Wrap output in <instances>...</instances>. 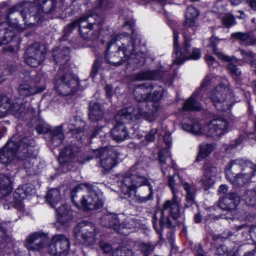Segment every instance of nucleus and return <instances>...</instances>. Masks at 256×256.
Returning <instances> with one entry per match:
<instances>
[{"instance_id":"obj_1","label":"nucleus","mask_w":256,"mask_h":256,"mask_svg":"<svg viewBox=\"0 0 256 256\" xmlns=\"http://www.w3.org/2000/svg\"><path fill=\"white\" fill-rule=\"evenodd\" d=\"M120 189L122 192L130 197L134 192L138 202H144L152 198L153 190L150 180L138 172L134 166L124 173L121 178Z\"/></svg>"},{"instance_id":"obj_2","label":"nucleus","mask_w":256,"mask_h":256,"mask_svg":"<svg viewBox=\"0 0 256 256\" xmlns=\"http://www.w3.org/2000/svg\"><path fill=\"white\" fill-rule=\"evenodd\" d=\"M136 35L134 32L130 37L118 34L109 43L106 54V60L110 64H122L134 52Z\"/></svg>"},{"instance_id":"obj_3","label":"nucleus","mask_w":256,"mask_h":256,"mask_svg":"<svg viewBox=\"0 0 256 256\" xmlns=\"http://www.w3.org/2000/svg\"><path fill=\"white\" fill-rule=\"evenodd\" d=\"M34 143L30 137L20 138L18 134H16L0 150V162L7 164L16 157L22 160H26L31 154Z\"/></svg>"},{"instance_id":"obj_4","label":"nucleus","mask_w":256,"mask_h":256,"mask_svg":"<svg viewBox=\"0 0 256 256\" xmlns=\"http://www.w3.org/2000/svg\"><path fill=\"white\" fill-rule=\"evenodd\" d=\"M82 38L86 40L98 38L100 27L99 16L95 14H84L68 24L66 30L72 32L76 26Z\"/></svg>"},{"instance_id":"obj_5","label":"nucleus","mask_w":256,"mask_h":256,"mask_svg":"<svg viewBox=\"0 0 256 256\" xmlns=\"http://www.w3.org/2000/svg\"><path fill=\"white\" fill-rule=\"evenodd\" d=\"M72 200L74 204L84 211H92L102 207L104 202L101 196L95 190L88 191L78 186L71 192Z\"/></svg>"},{"instance_id":"obj_6","label":"nucleus","mask_w":256,"mask_h":256,"mask_svg":"<svg viewBox=\"0 0 256 256\" xmlns=\"http://www.w3.org/2000/svg\"><path fill=\"white\" fill-rule=\"evenodd\" d=\"M17 12L20 14L24 24L22 26L18 23H14L16 28L20 31L36 25L42 16L39 8L28 2H20L8 10V18H10L11 14Z\"/></svg>"},{"instance_id":"obj_7","label":"nucleus","mask_w":256,"mask_h":256,"mask_svg":"<svg viewBox=\"0 0 256 256\" xmlns=\"http://www.w3.org/2000/svg\"><path fill=\"white\" fill-rule=\"evenodd\" d=\"M79 80L66 66L60 68L55 78V88L58 93L66 96L75 94L78 90Z\"/></svg>"},{"instance_id":"obj_8","label":"nucleus","mask_w":256,"mask_h":256,"mask_svg":"<svg viewBox=\"0 0 256 256\" xmlns=\"http://www.w3.org/2000/svg\"><path fill=\"white\" fill-rule=\"evenodd\" d=\"M174 36L175 54V58L173 60L174 64H180L187 60L190 58L196 60L200 58V52L198 49L194 48L192 52H190L189 49L190 47V42L191 40L188 36L184 34V46L180 50H179L178 46V34L175 30H174Z\"/></svg>"},{"instance_id":"obj_9","label":"nucleus","mask_w":256,"mask_h":256,"mask_svg":"<svg viewBox=\"0 0 256 256\" xmlns=\"http://www.w3.org/2000/svg\"><path fill=\"white\" fill-rule=\"evenodd\" d=\"M210 98L214 106L219 111L230 109L234 104L232 94L229 91L228 88L222 84L214 88Z\"/></svg>"},{"instance_id":"obj_10","label":"nucleus","mask_w":256,"mask_h":256,"mask_svg":"<svg viewBox=\"0 0 256 256\" xmlns=\"http://www.w3.org/2000/svg\"><path fill=\"white\" fill-rule=\"evenodd\" d=\"M229 124L222 117L214 118L206 124L203 127L204 134L214 140L220 138L228 131Z\"/></svg>"},{"instance_id":"obj_11","label":"nucleus","mask_w":256,"mask_h":256,"mask_svg":"<svg viewBox=\"0 0 256 256\" xmlns=\"http://www.w3.org/2000/svg\"><path fill=\"white\" fill-rule=\"evenodd\" d=\"M99 230L92 223L86 221L79 222L74 230L77 238H80L88 245L93 244L96 240Z\"/></svg>"},{"instance_id":"obj_12","label":"nucleus","mask_w":256,"mask_h":256,"mask_svg":"<svg viewBox=\"0 0 256 256\" xmlns=\"http://www.w3.org/2000/svg\"><path fill=\"white\" fill-rule=\"evenodd\" d=\"M146 104L145 102H140L136 105L124 108L118 112L115 116L116 121L120 120L126 122L132 118L139 119L142 117L148 116V112H146Z\"/></svg>"},{"instance_id":"obj_13","label":"nucleus","mask_w":256,"mask_h":256,"mask_svg":"<svg viewBox=\"0 0 256 256\" xmlns=\"http://www.w3.org/2000/svg\"><path fill=\"white\" fill-rule=\"evenodd\" d=\"M68 238L63 234L54 235L48 246V252L54 256H66L70 249Z\"/></svg>"},{"instance_id":"obj_14","label":"nucleus","mask_w":256,"mask_h":256,"mask_svg":"<svg viewBox=\"0 0 256 256\" xmlns=\"http://www.w3.org/2000/svg\"><path fill=\"white\" fill-rule=\"evenodd\" d=\"M46 48L38 44H34L28 48L24 54L26 64L36 68L42 64L46 56Z\"/></svg>"},{"instance_id":"obj_15","label":"nucleus","mask_w":256,"mask_h":256,"mask_svg":"<svg viewBox=\"0 0 256 256\" xmlns=\"http://www.w3.org/2000/svg\"><path fill=\"white\" fill-rule=\"evenodd\" d=\"M48 240L46 233L42 232H32L26 237L24 246L29 251L40 252L45 248Z\"/></svg>"},{"instance_id":"obj_16","label":"nucleus","mask_w":256,"mask_h":256,"mask_svg":"<svg viewBox=\"0 0 256 256\" xmlns=\"http://www.w3.org/2000/svg\"><path fill=\"white\" fill-rule=\"evenodd\" d=\"M80 152V148L74 144L66 146L60 152L58 160L64 172L72 170L74 166L72 158Z\"/></svg>"},{"instance_id":"obj_17","label":"nucleus","mask_w":256,"mask_h":256,"mask_svg":"<svg viewBox=\"0 0 256 256\" xmlns=\"http://www.w3.org/2000/svg\"><path fill=\"white\" fill-rule=\"evenodd\" d=\"M168 184L173 194L172 200H166L164 204V210L170 209V214L173 219H176L180 216V206L178 198L176 193L177 190L174 188L175 182L174 176L168 177Z\"/></svg>"},{"instance_id":"obj_18","label":"nucleus","mask_w":256,"mask_h":256,"mask_svg":"<svg viewBox=\"0 0 256 256\" xmlns=\"http://www.w3.org/2000/svg\"><path fill=\"white\" fill-rule=\"evenodd\" d=\"M118 153L113 148H103L101 150L100 164L106 171L110 170L117 163Z\"/></svg>"},{"instance_id":"obj_19","label":"nucleus","mask_w":256,"mask_h":256,"mask_svg":"<svg viewBox=\"0 0 256 256\" xmlns=\"http://www.w3.org/2000/svg\"><path fill=\"white\" fill-rule=\"evenodd\" d=\"M34 2L38 6L42 14L43 12L50 14L59 12L64 6L63 0H34Z\"/></svg>"},{"instance_id":"obj_20","label":"nucleus","mask_w":256,"mask_h":256,"mask_svg":"<svg viewBox=\"0 0 256 256\" xmlns=\"http://www.w3.org/2000/svg\"><path fill=\"white\" fill-rule=\"evenodd\" d=\"M240 202L238 196L236 193H228L219 200L218 206L223 210L232 212Z\"/></svg>"},{"instance_id":"obj_21","label":"nucleus","mask_w":256,"mask_h":256,"mask_svg":"<svg viewBox=\"0 0 256 256\" xmlns=\"http://www.w3.org/2000/svg\"><path fill=\"white\" fill-rule=\"evenodd\" d=\"M44 90L45 86L44 84L32 82L30 84H20L18 88V92L20 96L26 98L41 92Z\"/></svg>"},{"instance_id":"obj_22","label":"nucleus","mask_w":256,"mask_h":256,"mask_svg":"<svg viewBox=\"0 0 256 256\" xmlns=\"http://www.w3.org/2000/svg\"><path fill=\"white\" fill-rule=\"evenodd\" d=\"M116 122V124L111 130V137L114 140L121 142L129 137V132L128 128L124 124L125 122L122 120Z\"/></svg>"},{"instance_id":"obj_23","label":"nucleus","mask_w":256,"mask_h":256,"mask_svg":"<svg viewBox=\"0 0 256 256\" xmlns=\"http://www.w3.org/2000/svg\"><path fill=\"white\" fill-rule=\"evenodd\" d=\"M14 36V28L9 22H0V46L10 42Z\"/></svg>"},{"instance_id":"obj_24","label":"nucleus","mask_w":256,"mask_h":256,"mask_svg":"<svg viewBox=\"0 0 256 256\" xmlns=\"http://www.w3.org/2000/svg\"><path fill=\"white\" fill-rule=\"evenodd\" d=\"M152 85L140 84L135 88L134 95L136 100L138 102L150 100V94L152 92Z\"/></svg>"},{"instance_id":"obj_25","label":"nucleus","mask_w":256,"mask_h":256,"mask_svg":"<svg viewBox=\"0 0 256 256\" xmlns=\"http://www.w3.org/2000/svg\"><path fill=\"white\" fill-rule=\"evenodd\" d=\"M162 76V73L158 70H142L133 75V79L136 81L156 80Z\"/></svg>"},{"instance_id":"obj_26","label":"nucleus","mask_w":256,"mask_h":256,"mask_svg":"<svg viewBox=\"0 0 256 256\" xmlns=\"http://www.w3.org/2000/svg\"><path fill=\"white\" fill-rule=\"evenodd\" d=\"M88 118L92 122H97L102 119L103 109L99 103L90 102L88 108Z\"/></svg>"},{"instance_id":"obj_27","label":"nucleus","mask_w":256,"mask_h":256,"mask_svg":"<svg viewBox=\"0 0 256 256\" xmlns=\"http://www.w3.org/2000/svg\"><path fill=\"white\" fill-rule=\"evenodd\" d=\"M46 202L52 208L61 204L63 200V195L60 190L56 188H52L48 191L45 196Z\"/></svg>"},{"instance_id":"obj_28","label":"nucleus","mask_w":256,"mask_h":256,"mask_svg":"<svg viewBox=\"0 0 256 256\" xmlns=\"http://www.w3.org/2000/svg\"><path fill=\"white\" fill-rule=\"evenodd\" d=\"M69 50L68 48H58L52 52L55 62L60 66L66 65L69 60Z\"/></svg>"},{"instance_id":"obj_29","label":"nucleus","mask_w":256,"mask_h":256,"mask_svg":"<svg viewBox=\"0 0 256 256\" xmlns=\"http://www.w3.org/2000/svg\"><path fill=\"white\" fill-rule=\"evenodd\" d=\"M231 37L241 42H245L248 46L256 44V38L254 36L252 31L246 32H237L232 34Z\"/></svg>"},{"instance_id":"obj_30","label":"nucleus","mask_w":256,"mask_h":256,"mask_svg":"<svg viewBox=\"0 0 256 256\" xmlns=\"http://www.w3.org/2000/svg\"><path fill=\"white\" fill-rule=\"evenodd\" d=\"M138 223V220L134 218H128L120 224L119 228L117 229V232L122 235H128L131 230L136 226Z\"/></svg>"},{"instance_id":"obj_31","label":"nucleus","mask_w":256,"mask_h":256,"mask_svg":"<svg viewBox=\"0 0 256 256\" xmlns=\"http://www.w3.org/2000/svg\"><path fill=\"white\" fill-rule=\"evenodd\" d=\"M57 221L61 224H64L70 222L72 218V212L66 205L62 204L58 209Z\"/></svg>"},{"instance_id":"obj_32","label":"nucleus","mask_w":256,"mask_h":256,"mask_svg":"<svg viewBox=\"0 0 256 256\" xmlns=\"http://www.w3.org/2000/svg\"><path fill=\"white\" fill-rule=\"evenodd\" d=\"M101 224L104 226L112 228L116 232L120 226L117 216L114 214H106L102 216L101 218Z\"/></svg>"},{"instance_id":"obj_33","label":"nucleus","mask_w":256,"mask_h":256,"mask_svg":"<svg viewBox=\"0 0 256 256\" xmlns=\"http://www.w3.org/2000/svg\"><path fill=\"white\" fill-rule=\"evenodd\" d=\"M182 185L184 189L186 192L185 206L186 207H190L194 203L196 188L193 184H190L188 182H184Z\"/></svg>"},{"instance_id":"obj_34","label":"nucleus","mask_w":256,"mask_h":256,"mask_svg":"<svg viewBox=\"0 0 256 256\" xmlns=\"http://www.w3.org/2000/svg\"><path fill=\"white\" fill-rule=\"evenodd\" d=\"M198 94V92H196L186 101L182 107L184 110H199L202 108L200 104L196 98Z\"/></svg>"},{"instance_id":"obj_35","label":"nucleus","mask_w":256,"mask_h":256,"mask_svg":"<svg viewBox=\"0 0 256 256\" xmlns=\"http://www.w3.org/2000/svg\"><path fill=\"white\" fill-rule=\"evenodd\" d=\"M0 182V197L5 196L12 192V190L10 178L8 176H3Z\"/></svg>"},{"instance_id":"obj_36","label":"nucleus","mask_w":256,"mask_h":256,"mask_svg":"<svg viewBox=\"0 0 256 256\" xmlns=\"http://www.w3.org/2000/svg\"><path fill=\"white\" fill-rule=\"evenodd\" d=\"M52 136V142L54 146H58L60 144L64 139L62 126H58L50 131Z\"/></svg>"},{"instance_id":"obj_37","label":"nucleus","mask_w":256,"mask_h":256,"mask_svg":"<svg viewBox=\"0 0 256 256\" xmlns=\"http://www.w3.org/2000/svg\"><path fill=\"white\" fill-rule=\"evenodd\" d=\"M200 151L196 160L200 161L207 157L214 150V146L212 144H202L200 146Z\"/></svg>"},{"instance_id":"obj_38","label":"nucleus","mask_w":256,"mask_h":256,"mask_svg":"<svg viewBox=\"0 0 256 256\" xmlns=\"http://www.w3.org/2000/svg\"><path fill=\"white\" fill-rule=\"evenodd\" d=\"M32 186L28 184H24L16 190L14 196L20 200L24 199L32 194Z\"/></svg>"},{"instance_id":"obj_39","label":"nucleus","mask_w":256,"mask_h":256,"mask_svg":"<svg viewBox=\"0 0 256 256\" xmlns=\"http://www.w3.org/2000/svg\"><path fill=\"white\" fill-rule=\"evenodd\" d=\"M10 108V100L5 96H0V118L5 116Z\"/></svg>"},{"instance_id":"obj_40","label":"nucleus","mask_w":256,"mask_h":256,"mask_svg":"<svg viewBox=\"0 0 256 256\" xmlns=\"http://www.w3.org/2000/svg\"><path fill=\"white\" fill-rule=\"evenodd\" d=\"M210 46L212 48L214 52L217 55L218 58L222 61H230L232 58L229 56L224 54L221 52H218L216 48V44L218 42V38L216 37H212L210 39Z\"/></svg>"},{"instance_id":"obj_41","label":"nucleus","mask_w":256,"mask_h":256,"mask_svg":"<svg viewBox=\"0 0 256 256\" xmlns=\"http://www.w3.org/2000/svg\"><path fill=\"white\" fill-rule=\"evenodd\" d=\"M183 128L194 134L200 135L204 134L203 128H202L198 122H194L191 125L184 124L182 125Z\"/></svg>"},{"instance_id":"obj_42","label":"nucleus","mask_w":256,"mask_h":256,"mask_svg":"<svg viewBox=\"0 0 256 256\" xmlns=\"http://www.w3.org/2000/svg\"><path fill=\"white\" fill-rule=\"evenodd\" d=\"M25 110L24 104H18L16 102L12 104H10V108L8 111L16 117L18 118L25 112Z\"/></svg>"},{"instance_id":"obj_43","label":"nucleus","mask_w":256,"mask_h":256,"mask_svg":"<svg viewBox=\"0 0 256 256\" xmlns=\"http://www.w3.org/2000/svg\"><path fill=\"white\" fill-rule=\"evenodd\" d=\"M213 176H211L208 175L205 172H203V174L200 178V182L205 190L210 188L214 184L216 179L213 178Z\"/></svg>"},{"instance_id":"obj_44","label":"nucleus","mask_w":256,"mask_h":256,"mask_svg":"<svg viewBox=\"0 0 256 256\" xmlns=\"http://www.w3.org/2000/svg\"><path fill=\"white\" fill-rule=\"evenodd\" d=\"M203 172H205L210 176H212L213 178H216L218 175V168L216 166L210 162H206L203 166Z\"/></svg>"},{"instance_id":"obj_45","label":"nucleus","mask_w":256,"mask_h":256,"mask_svg":"<svg viewBox=\"0 0 256 256\" xmlns=\"http://www.w3.org/2000/svg\"><path fill=\"white\" fill-rule=\"evenodd\" d=\"M203 172H205L210 176H212L213 178H216L218 175V168L216 166L210 162H206L203 166Z\"/></svg>"},{"instance_id":"obj_46","label":"nucleus","mask_w":256,"mask_h":256,"mask_svg":"<svg viewBox=\"0 0 256 256\" xmlns=\"http://www.w3.org/2000/svg\"><path fill=\"white\" fill-rule=\"evenodd\" d=\"M148 102H145L146 104V108H145L146 112H148V116L156 112L160 108V104L158 100H149Z\"/></svg>"},{"instance_id":"obj_47","label":"nucleus","mask_w":256,"mask_h":256,"mask_svg":"<svg viewBox=\"0 0 256 256\" xmlns=\"http://www.w3.org/2000/svg\"><path fill=\"white\" fill-rule=\"evenodd\" d=\"M159 160L161 165L166 164V161L171 162L170 154L168 150L162 149L160 152Z\"/></svg>"},{"instance_id":"obj_48","label":"nucleus","mask_w":256,"mask_h":256,"mask_svg":"<svg viewBox=\"0 0 256 256\" xmlns=\"http://www.w3.org/2000/svg\"><path fill=\"white\" fill-rule=\"evenodd\" d=\"M230 58H232V60L230 61H228L230 62L227 67L228 68L230 72L233 76H236V77H240L242 74V72L240 70V68H238V67L234 64L232 62L234 61V60H236V62L238 61V60L235 58L234 57H230Z\"/></svg>"},{"instance_id":"obj_49","label":"nucleus","mask_w":256,"mask_h":256,"mask_svg":"<svg viewBox=\"0 0 256 256\" xmlns=\"http://www.w3.org/2000/svg\"><path fill=\"white\" fill-rule=\"evenodd\" d=\"M162 96V88L160 86H152V92L150 94V100H160Z\"/></svg>"},{"instance_id":"obj_50","label":"nucleus","mask_w":256,"mask_h":256,"mask_svg":"<svg viewBox=\"0 0 256 256\" xmlns=\"http://www.w3.org/2000/svg\"><path fill=\"white\" fill-rule=\"evenodd\" d=\"M246 201L250 206H256V190H250L247 191Z\"/></svg>"},{"instance_id":"obj_51","label":"nucleus","mask_w":256,"mask_h":256,"mask_svg":"<svg viewBox=\"0 0 256 256\" xmlns=\"http://www.w3.org/2000/svg\"><path fill=\"white\" fill-rule=\"evenodd\" d=\"M222 22L226 27L229 28L235 24V18L230 14H226L222 18Z\"/></svg>"},{"instance_id":"obj_52","label":"nucleus","mask_w":256,"mask_h":256,"mask_svg":"<svg viewBox=\"0 0 256 256\" xmlns=\"http://www.w3.org/2000/svg\"><path fill=\"white\" fill-rule=\"evenodd\" d=\"M166 210L163 208L161 212L162 216L159 220V224L161 228H163L164 225H166L168 228H172L174 226L169 218L164 215V211Z\"/></svg>"},{"instance_id":"obj_53","label":"nucleus","mask_w":256,"mask_h":256,"mask_svg":"<svg viewBox=\"0 0 256 256\" xmlns=\"http://www.w3.org/2000/svg\"><path fill=\"white\" fill-rule=\"evenodd\" d=\"M112 256H132V252L130 250L122 247L114 250Z\"/></svg>"},{"instance_id":"obj_54","label":"nucleus","mask_w":256,"mask_h":256,"mask_svg":"<svg viewBox=\"0 0 256 256\" xmlns=\"http://www.w3.org/2000/svg\"><path fill=\"white\" fill-rule=\"evenodd\" d=\"M140 250L145 254L148 255L153 252L154 246L149 244H140L139 245Z\"/></svg>"},{"instance_id":"obj_55","label":"nucleus","mask_w":256,"mask_h":256,"mask_svg":"<svg viewBox=\"0 0 256 256\" xmlns=\"http://www.w3.org/2000/svg\"><path fill=\"white\" fill-rule=\"evenodd\" d=\"M102 62L99 59H96L92 65V72H90V76L94 78L96 75L98 74L99 70L101 67Z\"/></svg>"},{"instance_id":"obj_56","label":"nucleus","mask_w":256,"mask_h":256,"mask_svg":"<svg viewBox=\"0 0 256 256\" xmlns=\"http://www.w3.org/2000/svg\"><path fill=\"white\" fill-rule=\"evenodd\" d=\"M199 11L195 8L190 6L187 8L186 16L195 19L199 16Z\"/></svg>"},{"instance_id":"obj_57","label":"nucleus","mask_w":256,"mask_h":256,"mask_svg":"<svg viewBox=\"0 0 256 256\" xmlns=\"http://www.w3.org/2000/svg\"><path fill=\"white\" fill-rule=\"evenodd\" d=\"M239 51L242 56L243 59L246 62L250 61L252 58H254V54L251 51L246 50L243 49H239Z\"/></svg>"},{"instance_id":"obj_58","label":"nucleus","mask_w":256,"mask_h":256,"mask_svg":"<svg viewBox=\"0 0 256 256\" xmlns=\"http://www.w3.org/2000/svg\"><path fill=\"white\" fill-rule=\"evenodd\" d=\"M24 168L29 175L35 174L36 172V168H34L33 164L29 161L24 162Z\"/></svg>"},{"instance_id":"obj_59","label":"nucleus","mask_w":256,"mask_h":256,"mask_svg":"<svg viewBox=\"0 0 256 256\" xmlns=\"http://www.w3.org/2000/svg\"><path fill=\"white\" fill-rule=\"evenodd\" d=\"M99 246L100 249L102 250L105 253L110 252L112 250V246L110 244L106 243L104 242H100Z\"/></svg>"},{"instance_id":"obj_60","label":"nucleus","mask_w":256,"mask_h":256,"mask_svg":"<svg viewBox=\"0 0 256 256\" xmlns=\"http://www.w3.org/2000/svg\"><path fill=\"white\" fill-rule=\"evenodd\" d=\"M206 60L208 65L214 68L218 66V62L212 56L206 55Z\"/></svg>"},{"instance_id":"obj_61","label":"nucleus","mask_w":256,"mask_h":256,"mask_svg":"<svg viewBox=\"0 0 256 256\" xmlns=\"http://www.w3.org/2000/svg\"><path fill=\"white\" fill-rule=\"evenodd\" d=\"M156 129H152L146 136V139L148 142H152L154 140V135L156 133Z\"/></svg>"},{"instance_id":"obj_62","label":"nucleus","mask_w":256,"mask_h":256,"mask_svg":"<svg viewBox=\"0 0 256 256\" xmlns=\"http://www.w3.org/2000/svg\"><path fill=\"white\" fill-rule=\"evenodd\" d=\"M226 247L220 246L216 248L215 254L218 256H223L226 252Z\"/></svg>"},{"instance_id":"obj_63","label":"nucleus","mask_w":256,"mask_h":256,"mask_svg":"<svg viewBox=\"0 0 256 256\" xmlns=\"http://www.w3.org/2000/svg\"><path fill=\"white\" fill-rule=\"evenodd\" d=\"M36 130L39 134H41L43 132H45L48 130L47 128L44 124H38L36 126Z\"/></svg>"},{"instance_id":"obj_64","label":"nucleus","mask_w":256,"mask_h":256,"mask_svg":"<svg viewBox=\"0 0 256 256\" xmlns=\"http://www.w3.org/2000/svg\"><path fill=\"white\" fill-rule=\"evenodd\" d=\"M195 24V19L186 16L184 26L186 27H192Z\"/></svg>"}]
</instances>
